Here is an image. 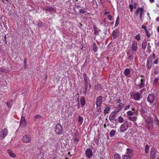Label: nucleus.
Masks as SVG:
<instances>
[{"label": "nucleus", "instance_id": "nucleus-12", "mask_svg": "<svg viewBox=\"0 0 159 159\" xmlns=\"http://www.w3.org/2000/svg\"><path fill=\"white\" fill-rule=\"evenodd\" d=\"M85 154L86 156L88 158H91L93 155L92 150L90 148H87L85 151Z\"/></svg>", "mask_w": 159, "mask_h": 159}, {"label": "nucleus", "instance_id": "nucleus-16", "mask_svg": "<svg viewBox=\"0 0 159 159\" xmlns=\"http://www.w3.org/2000/svg\"><path fill=\"white\" fill-rule=\"evenodd\" d=\"M137 48V43L136 41H134L132 44V49L134 51H136Z\"/></svg>", "mask_w": 159, "mask_h": 159}, {"label": "nucleus", "instance_id": "nucleus-18", "mask_svg": "<svg viewBox=\"0 0 159 159\" xmlns=\"http://www.w3.org/2000/svg\"><path fill=\"white\" fill-rule=\"evenodd\" d=\"M141 28L142 29H144V30H145V33L146 34V35H147V36H148V37H150V34L148 32V31L146 29V27L144 25H143L142 26Z\"/></svg>", "mask_w": 159, "mask_h": 159}, {"label": "nucleus", "instance_id": "nucleus-53", "mask_svg": "<svg viewBox=\"0 0 159 159\" xmlns=\"http://www.w3.org/2000/svg\"><path fill=\"white\" fill-rule=\"evenodd\" d=\"M154 64H158V58H157L154 61Z\"/></svg>", "mask_w": 159, "mask_h": 159}, {"label": "nucleus", "instance_id": "nucleus-13", "mask_svg": "<svg viewBox=\"0 0 159 159\" xmlns=\"http://www.w3.org/2000/svg\"><path fill=\"white\" fill-rule=\"evenodd\" d=\"M152 58L150 57L149 59H148L147 62V67L148 69L150 70L152 67Z\"/></svg>", "mask_w": 159, "mask_h": 159}, {"label": "nucleus", "instance_id": "nucleus-32", "mask_svg": "<svg viewBox=\"0 0 159 159\" xmlns=\"http://www.w3.org/2000/svg\"><path fill=\"white\" fill-rule=\"evenodd\" d=\"M41 118V116L39 114H37L36 115H35L34 116V119L36 121L37 120H38L40 118Z\"/></svg>", "mask_w": 159, "mask_h": 159}, {"label": "nucleus", "instance_id": "nucleus-56", "mask_svg": "<svg viewBox=\"0 0 159 159\" xmlns=\"http://www.w3.org/2000/svg\"><path fill=\"white\" fill-rule=\"evenodd\" d=\"M80 13L81 14H84L86 12L85 11H80Z\"/></svg>", "mask_w": 159, "mask_h": 159}, {"label": "nucleus", "instance_id": "nucleus-9", "mask_svg": "<svg viewBox=\"0 0 159 159\" xmlns=\"http://www.w3.org/2000/svg\"><path fill=\"white\" fill-rule=\"evenodd\" d=\"M27 125V122H26L25 117L23 116H21L20 120V126L22 127H25Z\"/></svg>", "mask_w": 159, "mask_h": 159}, {"label": "nucleus", "instance_id": "nucleus-42", "mask_svg": "<svg viewBox=\"0 0 159 159\" xmlns=\"http://www.w3.org/2000/svg\"><path fill=\"white\" fill-rule=\"evenodd\" d=\"M151 48V46L150 45V43H148V44L147 49H148V50L149 51V52H150Z\"/></svg>", "mask_w": 159, "mask_h": 159}, {"label": "nucleus", "instance_id": "nucleus-41", "mask_svg": "<svg viewBox=\"0 0 159 159\" xmlns=\"http://www.w3.org/2000/svg\"><path fill=\"white\" fill-rule=\"evenodd\" d=\"M146 109L144 107H143L142 106H141V111L143 113H145L146 111Z\"/></svg>", "mask_w": 159, "mask_h": 159}, {"label": "nucleus", "instance_id": "nucleus-2", "mask_svg": "<svg viewBox=\"0 0 159 159\" xmlns=\"http://www.w3.org/2000/svg\"><path fill=\"white\" fill-rule=\"evenodd\" d=\"M102 98L101 96H99L96 98V105L98 108H97V111L96 112V114L97 115L100 114L101 111V107H99L101 105L102 102Z\"/></svg>", "mask_w": 159, "mask_h": 159}, {"label": "nucleus", "instance_id": "nucleus-51", "mask_svg": "<svg viewBox=\"0 0 159 159\" xmlns=\"http://www.w3.org/2000/svg\"><path fill=\"white\" fill-rule=\"evenodd\" d=\"M88 87V85L87 84H86V86L85 87V93H87V89Z\"/></svg>", "mask_w": 159, "mask_h": 159}, {"label": "nucleus", "instance_id": "nucleus-10", "mask_svg": "<svg viewBox=\"0 0 159 159\" xmlns=\"http://www.w3.org/2000/svg\"><path fill=\"white\" fill-rule=\"evenodd\" d=\"M120 34V32L118 29H116L114 30L112 32V35L113 39H115L118 37Z\"/></svg>", "mask_w": 159, "mask_h": 159}, {"label": "nucleus", "instance_id": "nucleus-28", "mask_svg": "<svg viewBox=\"0 0 159 159\" xmlns=\"http://www.w3.org/2000/svg\"><path fill=\"white\" fill-rule=\"evenodd\" d=\"M129 8L130 10H133V9H135L136 7V4L135 3L134 4H130L129 6Z\"/></svg>", "mask_w": 159, "mask_h": 159}, {"label": "nucleus", "instance_id": "nucleus-43", "mask_svg": "<svg viewBox=\"0 0 159 159\" xmlns=\"http://www.w3.org/2000/svg\"><path fill=\"white\" fill-rule=\"evenodd\" d=\"M135 38L138 41L140 39V34H138L136 35L135 36Z\"/></svg>", "mask_w": 159, "mask_h": 159}, {"label": "nucleus", "instance_id": "nucleus-38", "mask_svg": "<svg viewBox=\"0 0 159 159\" xmlns=\"http://www.w3.org/2000/svg\"><path fill=\"white\" fill-rule=\"evenodd\" d=\"M37 25L39 27H43L44 26V24L41 21H39L38 22Z\"/></svg>", "mask_w": 159, "mask_h": 159}, {"label": "nucleus", "instance_id": "nucleus-21", "mask_svg": "<svg viewBox=\"0 0 159 159\" xmlns=\"http://www.w3.org/2000/svg\"><path fill=\"white\" fill-rule=\"evenodd\" d=\"M85 104V100L84 98H81L80 99V104L82 107H83Z\"/></svg>", "mask_w": 159, "mask_h": 159}, {"label": "nucleus", "instance_id": "nucleus-34", "mask_svg": "<svg viewBox=\"0 0 159 159\" xmlns=\"http://www.w3.org/2000/svg\"><path fill=\"white\" fill-rule=\"evenodd\" d=\"M127 114L128 116H133L134 115V112H133L131 111H129L127 112Z\"/></svg>", "mask_w": 159, "mask_h": 159}, {"label": "nucleus", "instance_id": "nucleus-48", "mask_svg": "<svg viewBox=\"0 0 159 159\" xmlns=\"http://www.w3.org/2000/svg\"><path fill=\"white\" fill-rule=\"evenodd\" d=\"M153 127V125L152 124H149L148 125V128L150 130L152 129Z\"/></svg>", "mask_w": 159, "mask_h": 159}, {"label": "nucleus", "instance_id": "nucleus-30", "mask_svg": "<svg viewBox=\"0 0 159 159\" xmlns=\"http://www.w3.org/2000/svg\"><path fill=\"white\" fill-rule=\"evenodd\" d=\"M83 118L82 117L79 116V119H78V122L80 125H81L83 123Z\"/></svg>", "mask_w": 159, "mask_h": 159}, {"label": "nucleus", "instance_id": "nucleus-37", "mask_svg": "<svg viewBox=\"0 0 159 159\" xmlns=\"http://www.w3.org/2000/svg\"><path fill=\"white\" fill-rule=\"evenodd\" d=\"M132 157L125 154L123 159H131Z\"/></svg>", "mask_w": 159, "mask_h": 159}, {"label": "nucleus", "instance_id": "nucleus-63", "mask_svg": "<svg viewBox=\"0 0 159 159\" xmlns=\"http://www.w3.org/2000/svg\"><path fill=\"white\" fill-rule=\"evenodd\" d=\"M156 20L159 22V17H157L156 19Z\"/></svg>", "mask_w": 159, "mask_h": 159}, {"label": "nucleus", "instance_id": "nucleus-49", "mask_svg": "<svg viewBox=\"0 0 159 159\" xmlns=\"http://www.w3.org/2000/svg\"><path fill=\"white\" fill-rule=\"evenodd\" d=\"M112 16L110 15H108L107 16L108 18L110 21L111 20L112 18Z\"/></svg>", "mask_w": 159, "mask_h": 159}, {"label": "nucleus", "instance_id": "nucleus-52", "mask_svg": "<svg viewBox=\"0 0 159 159\" xmlns=\"http://www.w3.org/2000/svg\"><path fill=\"white\" fill-rule=\"evenodd\" d=\"M94 140L95 141V143L97 144H98V143L99 142V139H96L95 138Z\"/></svg>", "mask_w": 159, "mask_h": 159}, {"label": "nucleus", "instance_id": "nucleus-22", "mask_svg": "<svg viewBox=\"0 0 159 159\" xmlns=\"http://www.w3.org/2000/svg\"><path fill=\"white\" fill-rule=\"evenodd\" d=\"M7 152L10 157H16V155L13 153L11 150L9 149L8 150Z\"/></svg>", "mask_w": 159, "mask_h": 159}, {"label": "nucleus", "instance_id": "nucleus-59", "mask_svg": "<svg viewBox=\"0 0 159 159\" xmlns=\"http://www.w3.org/2000/svg\"><path fill=\"white\" fill-rule=\"evenodd\" d=\"M50 140H51L52 142H54L55 141V140L53 138H51Z\"/></svg>", "mask_w": 159, "mask_h": 159}, {"label": "nucleus", "instance_id": "nucleus-40", "mask_svg": "<svg viewBox=\"0 0 159 159\" xmlns=\"http://www.w3.org/2000/svg\"><path fill=\"white\" fill-rule=\"evenodd\" d=\"M119 17L118 16L117 18V19L116 20V23L115 24V27H116L118 25V24L119 23Z\"/></svg>", "mask_w": 159, "mask_h": 159}, {"label": "nucleus", "instance_id": "nucleus-1", "mask_svg": "<svg viewBox=\"0 0 159 159\" xmlns=\"http://www.w3.org/2000/svg\"><path fill=\"white\" fill-rule=\"evenodd\" d=\"M141 76L143 78L140 80H139L138 78V79H136L135 80V81H137L135 84L139 89L144 88L145 85V78L143 75H141Z\"/></svg>", "mask_w": 159, "mask_h": 159}, {"label": "nucleus", "instance_id": "nucleus-29", "mask_svg": "<svg viewBox=\"0 0 159 159\" xmlns=\"http://www.w3.org/2000/svg\"><path fill=\"white\" fill-rule=\"evenodd\" d=\"M129 119L132 121H134L136 120L137 119V117L135 116H129L128 118Z\"/></svg>", "mask_w": 159, "mask_h": 159}, {"label": "nucleus", "instance_id": "nucleus-31", "mask_svg": "<svg viewBox=\"0 0 159 159\" xmlns=\"http://www.w3.org/2000/svg\"><path fill=\"white\" fill-rule=\"evenodd\" d=\"M114 159H121L120 156L118 154H115L114 156Z\"/></svg>", "mask_w": 159, "mask_h": 159}, {"label": "nucleus", "instance_id": "nucleus-26", "mask_svg": "<svg viewBox=\"0 0 159 159\" xmlns=\"http://www.w3.org/2000/svg\"><path fill=\"white\" fill-rule=\"evenodd\" d=\"M110 108L109 107H106L104 111V113L105 114H107L108 113V111H110Z\"/></svg>", "mask_w": 159, "mask_h": 159}, {"label": "nucleus", "instance_id": "nucleus-54", "mask_svg": "<svg viewBox=\"0 0 159 159\" xmlns=\"http://www.w3.org/2000/svg\"><path fill=\"white\" fill-rule=\"evenodd\" d=\"M130 107V105H127L125 108V110H127L129 109Z\"/></svg>", "mask_w": 159, "mask_h": 159}, {"label": "nucleus", "instance_id": "nucleus-36", "mask_svg": "<svg viewBox=\"0 0 159 159\" xmlns=\"http://www.w3.org/2000/svg\"><path fill=\"white\" fill-rule=\"evenodd\" d=\"M127 55L128 57V59H133V56L129 52H127Z\"/></svg>", "mask_w": 159, "mask_h": 159}, {"label": "nucleus", "instance_id": "nucleus-8", "mask_svg": "<svg viewBox=\"0 0 159 159\" xmlns=\"http://www.w3.org/2000/svg\"><path fill=\"white\" fill-rule=\"evenodd\" d=\"M22 139L24 142L29 143L31 141V138L30 135H27L23 136Z\"/></svg>", "mask_w": 159, "mask_h": 159}, {"label": "nucleus", "instance_id": "nucleus-45", "mask_svg": "<svg viewBox=\"0 0 159 159\" xmlns=\"http://www.w3.org/2000/svg\"><path fill=\"white\" fill-rule=\"evenodd\" d=\"M159 79L158 78H156L154 80V82L153 83V84H156L158 82Z\"/></svg>", "mask_w": 159, "mask_h": 159}, {"label": "nucleus", "instance_id": "nucleus-15", "mask_svg": "<svg viewBox=\"0 0 159 159\" xmlns=\"http://www.w3.org/2000/svg\"><path fill=\"white\" fill-rule=\"evenodd\" d=\"M134 151L133 150L129 148H127L126 149V152L125 154L130 156L132 157L134 155Z\"/></svg>", "mask_w": 159, "mask_h": 159}, {"label": "nucleus", "instance_id": "nucleus-19", "mask_svg": "<svg viewBox=\"0 0 159 159\" xmlns=\"http://www.w3.org/2000/svg\"><path fill=\"white\" fill-rule=\"evenodd\" d=\"M147 42L146 39H144L142 43V48L143 50H145L147 46Z\"/></svg>", "mask_w": 159, "mask_h": 159}, {"label": "nucleus", "instance_id": "nucleus-39", "mask_svg": "<svg viewBox=\"0 0 159 159\" xmlns=\"http://www.w3.org/2000/svg\"><path fill=\"white\" fill-rule=\"evenodd\" d=\"M155 123H156V124L158 125L159 127V120L157 119V118L156 117L155 120H154Z\"/></svg>", "mask_w": 159, "mask_h": 159}, {"label": "nucleus", "instance_id": "nucleus-24", "mask_svg": "<svg viewBox=\"0 0 159 159\" xmlns=\"http://www.w3.org/2000/svg\"><path fill=\"white\" fill-rule=\"evenodd\" d=\"M116 132V131L114 130H112L110 132V137H113L115 135Z\"/></svg>", "mask_w": 159, "mask_h": 159}, {"label": "nucleus", "instance_id": "nucleus-33", "mask_svg": "<svg viewBox=\"0 0 159 159\" xmlns=\"http://www.w3.org/2000/svg\"><path fill=\"white\" fill-rule=\"evenodd\" d=\"M149 147L148 145H146L145 148V152L146 153H148L149 151Z\"/></svg>", "mask_w": 159, "mask_h": 159}, {"label": "nucleus", "instance_id": "nucleus-50", "mask_svg": "<svg viewBox=\"0 0 159 159\" xmlns=\"http://www.w3.org/2000/svg\"><path fill=\"white\" fill-rule=\"evenodd\" d=\"M74 141L76 142V143H77L79 141V139L75 137L74 139Z\"/></svg>", "mask_w": 159, "mask_h": 159}, {"label": "nucleus", "instance_id": "nucleus-57", "mask_svg": "<svg viewBox=\"0 0 159 159\" xmlns=\"http://www.w3.org/2000/svg\"><path fill=\"white\" fill-rule=\"evenodd\" d=\"M7 105L8 107H11L10 103H9V102L7 103Z\"/></svg>", "mask_w": 159, "mask_h": 159}, {"label": "nucleus", "instance_id": "nucleus-14", "mask_svg": "<svg viewBox=\"0 0 159 159\" xmlns=\"http://www.w3.org/2000/svg\"><path fill=\"white\" fill-rule=\"evenodd\" d=\"M8 131L7 129L4 128L1 132L0 135L2 138H4L7 135Z\"/></svg>", "mask_w": 159, "mask_h": 159}, {"label": "nucleus", "instance_id": "nucleus-11", "mask_svg": "<svg viewBox=\"0 0 159 159\" xmlns=\"http://www.w3.org/2000/svg\"><path fill=\"white\" fill-rule=\"evenodd\" d=\"M156 150L154 148H152L151 149L150 156L151 159H154L156 157Z\"/></svg>", "mask_w": 159, "mask_h": 159}, {"label": "nucleus", "instance_id": "nucleus-20", "mask_svg": "<svg viewBox=\"0 0 159 159\" xmlns=\"http://www.w3.org/2000/svg\"><path fill=\"white\" fill-rule=\"evenodd\" d=\"M93 29L94 31V34L96 35H99V31L100 30H99L97 27L96 26H93Z\"/></svg>", "mask_w": 159, "mask_h": 159}, {"label": "nucleus", "instance_id": "nucleus-6", "mask_svg": "<svg viewBox=\"0 0 159 159\" xmlns=\"http://www.w3.org/2000/svg\"><path fill=\"white\" fill-rule=\"evenodd\" d=\"M141 94L139 93H133L131 96L132 98L135 101H139L141 98Z\"/></svg>", "mask_w": 159, "mask_h": 159}, {"label": "nucleus", "instance_id": "nucleus-25", "mask_svg": "<svg viewBox=\"0 0 159 159\" xmlns=\"http://www.w3.org/2000/svg\"><path fill=\"white\" fill-rule=\"evenodd\" d=\"M93 49L94 52H96L97 51L98 47L96 44L94 43L93 44Z\"/></svg>", "mask_w": 159, "mask_h": 159}, {"label": "nucleus", "instance_id": "nucleus-58", "mask_svg": "<svg viewBox=\"0 0 159 159\" xmlns=\"http://www.w3.org/2000/svg\"><path fill=\"white\" fill-rule=\"evenodd\" d=\"M152 56L153 58V59H154L156 58V57L155 54L154 53H153L152 54Z\"/></svg>", "mask_w": 159, "mask_h": 159}, {"label": "nucleus", "instance_id": "nucleus-62", "mask_svg": "<svg viewBox=\"0 0 159 159\" xmlns=\"http://www.w3.org/2000/svg\"><path fill=\"white\" fill-rule=\"evenodd\" d=\"M6 38L7 37L6 36V35H5V43H7V41H6Z\"/></svg>", "mask_w": 159, "mask_h": 159}, {"label": "nucleus", "instance_id": "nucleus-5", "mask_svg": "<svg viewBox=\"0 0 159 159\" xmlns=\"http://www.w3.org/2000/svg\"><path fill=\"white\" fill-rule=\"evenodd\" d=\"M55 132L57 135L61 134H62V127L60 124L56 125L55 128Z\"/></svg>", "mask_w": 159, "mask_h": 159}, {"label": "nucleus", "instance_id": "nucleus-35", "mask_svg": "<svg viewBox=\"0 0 159 159\" xmlns=\"http://www.w3.org/2000/svg\"><path fill=\"white\" fill-rule=\"evenodd\" d=\"M118 121L120 123H122L123 122L124 120L122 116H120L118 118Z\"/></svg>", "mask_w": 159, "mask_h": 159}, {"label": "nucleus", "instance_id": "nucleus-17", "mask_svg": "<svg viewBox=\"0 0 159 159\" xmlns=\"http://www.w3.org/2000/svg\"><path fill=\"white\" fill-rule=\"evenodd\" d=\"M130 72L131 71L130 69L128 68H126L125 69L124 72V73L126 76L129 77Z\"/></svg>", "mask_w": 159, "mask_h": 159}, {"label": "nucleus", "instance_id": "nucleus-47", "mask_svg": "<svg viewBox=\"0 0 159 159\" xmlns=\"http://www.w3.org/2000/svg\"><path fill=\"white\" fill-rule=\"evenodd\" d=\"M124 104L123 103H119V104L118 106V107H120V108H123Z\"/></svg>", "mask_w": 159, "mask_h": 159}, {"label": "nucleus", "instance_id": "nucleus-46", "mask_svg": "<svg viewBox=\"0 0 159 159\" xmlns=\"http://www.w3.org/2000/svg\"><path fill=\"white\" fill-rule=\"evenodd\" d=\"M116 101L117 102L119 103H121V100L119 98H118V97H117L116 99Z\"/></svg>", "mask_w": 159, "mask_h": 159}, {"label": "nucleus", "instance_id": "nucleus-44", "mask_svg": "<svg viewBox=\"0 0 159 159\" xmlns=\"http://www.w3.org/2000/svg\"><path fill=\"white\" fill-rule=\"evenodd\" d=\"M122 108H120V107H117L115 109V110H116V111H115V112H117V113L118 112L121 110Z\"/></svg>", "mask_w": 159, "mask_h": 159}, {"label": "nucleus", "instance_id": "nucleus-64", "mask_svg": "<svg viewBox=\"0 0 159 159\" xmlns=\"http://www.w3.org/2000/svg\"><path fill=\"white\" fill-rule=\"evenodd\" d=\"M149 1L150 2L152 3L154 2V0H149Z\"/></svg>", "mask_w": 159, "mask_h": 159}, {"label": "nucleus", "instance_id": "nucleus-60", "mask_svg": "<svg viewBox=\"0 0 159 159\" xmlns=\"http://www.w3.org/2000/svg\"><path fill=\"white\" fill-rule=\"evenodd\" d=\"M26 61L25 59L24 60V64L25 66L26 65Z\"/></svg>", "mask_w": 159, "mask_h": 159}, {"label": "nucleus", "instance_id": "nucleus-4", "mask_svg": "<svg viewBox=\"0 0 159 159\" xmlns=\"http://www.w3.org/2000/svg\"><path fill=\"white\" fill-rule=\"evenodd\" d=\"M147 99L150 104H152L153 106L155 105L157 102V98L154 94H149L147 97Z\"/></svg>", "mask_w": 159, "mask_h": 159}, {"label": "nucleus", "instance_id": "nucleus-27", "mask_svg": "<svg viewBox=\"0 0 159 159\" xmlns=\"http://www.w3.org/2000/svg\"><path fill=\"white\" fill-rule=\"evenodd\" d=\"M112 123H111V124L108 123L107 124V125L108 126H110L111 128H116V124L114 125V124L113 123V122H112Z\"/></svg>", "mask_w": 159, "mask_h": 159}, {"label": "nucleus", "instance_id": "nucleus-3", "mask_svg": "<svg viewBox=\"0 0 159 159\" xmlns=\"http://www.w3.org/2000/svg\"><path fill=\"white\" fill-rule=\"evenodd\" d=\"M131 122L128 121H125L122 124L120 127V130L121 132H124L126 131L129 127L131 126Z\"/></svg>", "mask_w": 159, "mask_h": 159}, {"label": "nucleus", "instance_id": "nucleus-61", "mask_svg": "<svg viewBox=\"0 0 159 159\" xmlns=\"http://www.w3.org/2000/svg\"><path fill=\"white\" fill-rule=\"evenodd\" d=\"M144 89H145V88H143V89H141L140 90V92L141 93V94L142 93V92H143V91L144 90Z\"/></svg>", "mask_w": 159, "mask_h": 159}, {"label": "nucleus", "instance_id": "nucleus-55", "mask_svg": "<svg viewBox=\"0 0 159 159\" xmlns=\"http://www.w3.org/2000/svg\"><path fill=\"white\" fill-rule=\"evenodd\" d=\"M5 70H6L5 69H3V68H2L0 69V72H4Z\"/></svg>", "mask_w": 159, "mask_h": 159}, {"label": "nucleus", "instance_id": "nucleus-7", "mask_svg": "<svg viewBox=\"0 0 159 159\" xmlns=\"http://www.w3.org/2000/svg\"><path fill=\"white\" fill-rule=\"evenodd\" d=\"M117 114V112H112L110 115L109 117V120L112 122L113 120L116 121L117 119L116 118V116Z\"/></svg>", "mask_w": 159, "mask_h": 159}, {"label": "nucleus", "instance_id": "nucleus-23", "mask_svg": "<svg viewBox=\"0 0 159 159\" xmlns=\"http://www.w3.org/2000/svg\"><path fill=\"white\" fill-rule=\"evenodd\" d=\"M143 12V11H136L135 14L137 16H138L139 13L140 14V19L142 20V16Z\"/></svg>", "mask_w": 159, "mask_h": 159}]
</instances>
